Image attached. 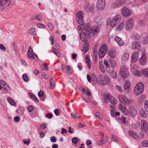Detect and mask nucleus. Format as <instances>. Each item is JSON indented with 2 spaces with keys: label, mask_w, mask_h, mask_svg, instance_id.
<instances>
[{
  "label": "nucleus",
  "mask_w": 148,
  "mask_h": 148,
  "mask_svg": "<svg viewBox=\"0 0 148 148\" xmlns=\"http://www.w3.org/2000/svg\"><path fill=\"white\" fill-rule=\"evenodd\" d=\"M78 26V29L79 30L83 31L80 34V37L81 40L83 42H86L87 40V37L91 38L93 37H95L98 35L99 32V28L98 26H94L91 28L88 27V25H83L82 24Z\"/></svg>",
  "instance_id": "nucleus-1"
},
{
  "label": "nucleus",
  "mask_w": 148,
  "mask_h": 148,
  "mask_svg": "<svg viewBox=\"0 0 148 148\" xmlns=\"http://www.w3.org/2000/svg\"><path fill=\"white\" fill-rule=\"evenodd\" d=\"M144 86L143 84L141 82H139L136 85L134 90V94L138 95L141 94L144 89Z\"/></svg>",
  "instance_id": "nucleus-2"
},
{
  "label": "nucleus",
  "mask_w": 148,
  "mask_h": 148,
  "mask_svg": "<svg viewBox=\"0 0 148 148\" xmlns=\"http://www.w3.org/2000/svg\"><path fill=\"white\" fill-rule=\"evenodd\" d=\"M110 79L106 75H100L99 76L98 82L99 83L103 85L108 84L110 82Z\"/></svg>",
  "instance_id": "nucleus-3"
},
{
  "label": "nucleus",
  "mask_w": 148,
  "mask_h": 148,
  "mask_svg": "<svg viewBox=\"0 0 148 148\" xmlns=\"http://www.w3.org/2000/svg\"><path fill=\"white\" fill-rule=\"evenodd\" d=\"M118 98L120 102L123 105L129 106L131 103V101L125 96L119 95L118 96Z\"/></svg>",
  "instance_id": "nucleus-4"
},
{
  "label": "nucleus",
  "mask_w": 148,
  "mask_h": 148,
  "mask_svg": "<svg viewBox=\"0 0 148 148\" xmlns=\"http://www.w3.org/2000/svg\"><path fill=\"white\" fill-rule=\"evenodd\" d=\"M107 51V45L103 44L100 48L98 56L100 58H103L106 54Z\"/></svg>",
  "instance_id": "nucleus-5"
},
{
  "label": "nucleus",
  "mask_w": 148,
  "mask_h": 148,
  "mask_svg": "<svg viewBox=\"0 0 148 148\" xmlns=\"http://www.w3.org/2000/svg\"><path fill=\"white\" fill-rule=\"evenodd\" d=\"M134 21L133 19L131 18L129 19L125 23V27L127 30L130 31L133 27Z\"/></svg>",
  "instance_id": "nucleus-6"
},
{
  "label": "nucleus",
  "mask_w": 148,
  "mask_h": 148,
  "mask_svg": "<svg viewBox=\"0 0 148 148\" xmlns=\"http://www.w3.org/2000/svg\"><path fill=\"white\" fill-rule=\"evenodd\" d=\"M121 14L125 17H128L132 14L131 11L126 6H123L121 9Z\"/></svg>",
  "instance_id": "nucleus-7"
},
{
  "label": "nucleus",
  "mask_w": 148,
  "mask_h": 148,
  "mask_svg": "<svg viewBox=\"0 0 148 148\" xmlns=\"http://www.w3.org/2000/svg\"><path fill=\"white\" fill-rule=\"evenodd\" d=\"M77 19L78 23L79 24H83L84 21V13L82 11L77 12L76 14Z\"/></svg>",
  "instance_id": "nucleus-8"
},
{
  "label": "nucleus",
  "mask_w": 148,
  "mask_h": 148,
  "mask_svg": "<svg viewBox=\"0 0 148 148\" xmlns=\"http://www.w3.org/2000/svg\"><path fill=\"white\" fill-rule=\"evenodd\" d=\"M106 4L105 0H98L97 3V7L99 10H103Z\"/></svg>",
  "instance_id": "nucleus-9"
},
{
  "label": "nucleus",
  "mask_w": 148,
  "mask_h": 148,
  "mask_svg": "<svg viewBox=\"0 0 148 148\" xmlns=\"http://www.w3.org/2000/svg\"><path fill=\"white\" fill-rule=\"evenodd\" d=\"M125 3V0H116L113 2L112 7L113 8L119 7L124 5Z\"/></svg>",
  "instance_id": "nucleus-10"
},
{
  "label": "nucleus",
  "mask_w": 148,
  "mask_h": 148,
  "mask_svg": "<svg viewBox=\"0 0 148 148\" xmlns=\"http://www.w3.org/2000/svg\"><path fill=\"white\" fill-rule=\"evenodd\" d=\"M141 130L142 132H145L148 129V123L146 121L142 120L141 123Z\"/></svg>",
  "instance_id": "nucleus-11"
},
{
  "label": "nucleus",
  "mask_w": 148,
  "mask_h": 148,
  "mask_svg": "<svg viewBox=\"0 0 148 148\" xmlns=\"http://www.w3.org/2000/svg\"><path fill=\"white\" fill-rule=\"evenodd\" d=\"M119 109L124 115H128L129 114L128 110L125 106L121 104H119Z\"/></svg>",
  "instance_id": "nucleus-12"
},
{
  "label": "nucleus",
  "mask_w": 148,
  "mask_h": 148,
  "mask_svg": "<svg viewBox=\"0 0 148 148\" xmlns=\"http://www.w3.org/2000/svg\"><path fill=\"white\" fill-rule=\"evenodd\" d=\"M132 47L133 49H136L137 51H139L141 49L139 43L136 41H135L132 43Z\"/></svg>",
  "instance_id": "nucleus-13"
},
{
  "label": "nucleus",
  "mask_w": 148,
  "mask_h": 148,
  "mask_svg": "<svg viewBox=\"0 0 148 148\" xmlns=\"http://www.w3.org/2000/svg\"><path fill=\"white\" fill-rule=\"evenodd\" d=\"M129 110L130 115L133 117H134L136 114V111L134 107L133 106H130Z\"/></svg>",
  "instance_id": "nucleus-14"
},
{
  "label": "nucleus",
  "mask_w": 148,
  "mask_h": 148,
  "mask_svg": "<svg viewBox=\"0 0 148 148\" xmlns=\"http://www.w3.org/2000/svg\"><path fill=\"white\" fill-rule=\"evenodd\" d=\"M138 52H135L133 54L132 58V63H135L138 60Z\"/></svg>",
  "instance_id": "nucleus-15"
},
{
  "label": "nucleus",
  "mask_w": 148,
  "mask_h": 148,
  "mask_svg": "<svg viewBox=\"0 0 148 148\" xmlns=\"http://www.w3.org/2000/svg\"><path fill=\"white\" fill-rule=\"evenodd\" d=\"M31 19L32 20H37L39 21H41L43 20V18L40 15H36L32 16Z\"/></svg>",
  "instance_id": "nucleus-16"
},
{
  "label": "nucleus",
  "mask_w": 148,
  "mask_h": 148,
  "mask_svg": "<svg viewBox=\"0 0 148 148\" xmlns=\"http://www.w3.org/2000/svg\"><path fill=\"white\" fill-rule=\"evenodd\" d=\"M146 60V55L145 53H143L139 59L140 64L142 65H144L145 63Z\"/></svg>",
  "instance_id": "nucleus-17"
},
{
  "label": "nucleus",
  "mask_w": 148,
  "mask_h": 148,
  "mask_svg": "<svg viewBox=\"0 0 148 148\" xmlns=\"http://www.w3.org/2000/svg\"><path fill=\"white\" fill-rule=\"evenodd\" d=\"M94 8V5L92 3H89L85 6V8L88 11L93 10Z\"/></svg>",
  "instance_id": "nucleus-18"
},
{
  "label": "nucleus",
  "mask_w": 148,
  "mask_h": 148,
  "mask_svg": "<svg viewBox=\"0 0 148 148\" xmlns=\"http://www.w3.org/2000/svg\"><path fill=\"white\" fill-rule=\"evenodd\" d=\"M104 64L106 67V71L108 73H110L111 71L109 69V68H110L109 64L107 60H104Z\"/></svg>",
  "instance_id": "nucleus-19"
},
{
  "label": "nucleus",
  "mask_w": 148,
  "mask_h": 148,
  "mask_svg": "<svg viewBox=\"0 0 148 148\" xmlns=\"http://www.w3.org/2000/svg\"><path fill=\"white\" fill-rule=\"evenodd\" d=\"M130 82L129 81H126L125 83L124 86V88L127 92H128L129 90L130 89Z\"/></svg>",
  "instance_id": "nucleus-20"
},
{
  "label": "nucleus",
  "mask_w": 148,
  "mask_h": 148,
  "mask_svg": "<svg viewBox=\"0 0 148 148\" xmlns=\"http://www.w3.org/2000/svg\"><path fill=\"white\" fill-rule=\"evenodd\" d=\"M121 76L124 78H127L129 75V73L128 70H125V71H120Z\"/></svg>",
  "instance_id": "nucleus-21"
},
{
  "label": "nucleus",
  "mask_w": 148,
  "mask_h": 148,
  "mask_svg": "<svg viewBox=\"0 0 148 148\" xmlns=\"http://www.w3.org/2000/svg\"><path fill=\"white\" fill-rule=\"evenodd\" d=\"M110 96V94H107L105 97L103 101L105 103H108V101L111 103V99Z\"/></svg>",
  "instance_id": "nucleus-22"
},
{
  "label": "nucleus",
  "mask_w": 148,
  "mask_h": 148,
  "mask_svg": "<svg viewBox=\"0 0 148 148\" xmlns=\"http://www.w3.org/2000/svg\"><path fill=\"white\" fill-rule=\"evenodd\" d=\"M7 100L8 103L11 105L15 106H16V103L15 101L10 97L7 98Z\"/></svg>",
  "instance_id": "nucleus-23"
},
{
  "label": "nucleus",
  "mask_w": 148,
  "mask_h": 148,
  "mask_svg": "<svg viewBox=\"0 0 148 148\" xmlns=\"http://www.w3.org/2000/svg\"><path fill=\"white\" fill-rule=\"evenodd\" d=\"M124 24L123 22L121 23L116 28V30L117 31H121L124 27Z\"/></svg>",
  "instance_id": "nucleus-24"
},
{
  "label": "nucleus",
  "mask_w": 148,
  "mask_h": 148,
  "mask_svg": "<svg viewBox=\"0 0 148 148\" xmlns=\"http://www.w3.org/2000/svg\"><path fill=\"white\" fill-rule=\"evenodd\" d=\"M33 51L32 49L30 46L28 49V51L27 53V56L28 58H32V55L33 54Z\"/></svg>",
  "instance_id": "nucleus-25"
},
{
  "label": "nucleus",
  "mask_w": 148,
  "mask_h": 148,
  "mask_svg": "<svg viewBox=\"0 0 148 148\" xmlns=\"http://www.w3.org/2000/svg\"><path fill=\"white\" fill-rule=\"evenodd\" d=\"M121 16L119 15H117L114 16L112 20L115 22H119L121 21Z\"/></svg>",
  "instance_id": "nucleus-26"
},
{
  "label": "nucleus",
  "mask_w": 148,
  "mask_h": 148,
  "mask_svg": "<svg viewBox=\"0 0 148 148\" xmlns=\"http://www.w3.org/2000/svg\"><path fill=\"white\" fill-rule=\"evenodd\" d=\"M85 58L86 60V63L88 65V68L90 69L91 68L90 65V60L89 59L88 56V55H87L85 56Z\"/></svg>",
  "instance_id": "nucleus-27"
},
{
  "label": "nucleus",
  "mask_w": 148,
  "mask_h": 148,
  "mask_svg": "<svg viewBox=\"0 0 148 148\" xmlns=\"http://www.w3.org/2000/svg\"><path fill=\"white\" fill-rule=\"evenodd\" d=\"M129 135L132 136L133 138L135 139L136 138L137 134L136 133L132 130L129 131L128 132Z\"/></svg>",
  "instance_id": "nucleus-28"
},
{
  "label": "nucleus",
  "mask_w": 148,
  "mask_h": 148,
  "mask_svg": "<svg viewBox=\"0 0 148 148\" xmlns=\"http://www.w3.org/2000/svg\"><path fill=\"white\" fill-rule=\"evenodd\" d=\"M129 58V55L127 53H124L122 56V59L124 61H127Z\"/></svg>",
  "instance_id": "nucleus-29"
},
{
  "label": "nucleus",
  "mask_w": 148,
  "mask_h": 148,
  "mask_svg": "<svg viewBox=\"0 0 148 148\" xmlns=\"http://www.w3.org/2000/svg\"><path fill=\"white\" fill-rule=\"evenodd\" d=\"M112 116L113 117L116 116H119L120 115V112H115L112 111Z\"/></svg>",
  "instance_id": "nucleus-30"
},
{
  "label": "nucleus",
  "mask_w": 148,
  "mask_h": 148,
  "mask_svg": "<svg viewBox=\"0 0 148 148\" xmlns=\"http://www.w3.org/2000/svg\"><path fill=\"white\" fill-rule=\"evenodd\" d=\"M87 40L85 43V45L83 48V51L84 53H86L88 50V44L86 42Z\"/></svg>",
  "instance_id": "nucleus-31"
},
{
  "label": "nucleus",
  "mask_w": 148,
  "mask_h": 148,
  "mask_svg": "<svg viewBox=\"0 0 148 148\" xmlns=\"http://www.w3.org/2000/svg\"><path fill=\"white\" fill-rule=\"evenodd\" d=\"M50 86L49 87L50 88L52 89L55 87V82L54 80L52 79H51L50 80Z\"/></svg>",
  "instance_id": "nucleus-32"
},
{
  "label": "nucleus",
  "mask_w": 148,
  "mask_h": 148,
  "mask_svg": "<svg viewBox=\"0 0 148 148\" xmlns=\"http://www.w3.org/2000/svg\"><path fill=\"white\" fill-rule=\"evenodd\" d=\"M99 65L100 69L101 71L104 73L105 72V70L104 69V67L103 65V63L102 62H99Z\"/></svg>",
  "instance_id": "nucleus-33"
},
{
  "label": "nucleus",
  "mask_w": 148,
  "mask_h": 148,
  "mask_svg": "<svg viewBox=\"0 0 148 148\" xmlns=\"http://www.w3.org/2000/svg\"><path fill=\"white\" fill-rule=\"evenodd\" d=\"M134 75L136 76H140L142 75V71L138 70L136 71L134 73Z\"/></svg>",
  "instance_id": "nucleus-34"
},
{
  "label": "nucleus",
  "mask_w": 148,
  "mask_h": 148,
  "mask_svg": "<svg viewBox=\"0 0 148 148\" xmlns=\"http://www.w3.org/2000/svg\"><path fill=\"white\" fill-rule=\"evenodd\" d=\"M71 114L72 118L73 119H77L80 117L79 114L77 113L72 112Z\"/></svg>",
  "instance_id": "nucleus-35"
},
{
  "label": "nucleus",
  "mask_w": 148,
  "mask_h": 148,
  "mask_svg": "<svg viewBox=\"0 0 148 148\" xmlns=\"http://www.w3.org/2000/svg\"><path fill=\"white\" fill-rule=\"evenodd\" d=\"M142 74L146 77H148V69H144L142 70Z\"/></svg>",
  "instance_id": "nucleus-36"
},
{
  "label": "nucleus",
  "mask_w": 148,
  "mask_h": 148,
  "mask_svg": "<svg viewBox=\"0 0 148 148\" xmlns=\"http://www.w3.org/2000/svg\"><path fill=\"white\" fill-rule=\"evenodd\" d=\"M139 112L141 116L142 117L145 118L146 117L147 114L143 110H140Z\"/></svg>",
  "instance_id": "nucleus-37"
},
{
  "label": "nucleus",
  "mask_w": 148,
  "mask_h": 148,
  "mask_svg": "<svg viewBox=\"0 0 148 148\" xmlns=\"http://www.w3.org/2000/svg\"><path fill=\"white\" fill-rule=\"evenodd\" d=\"M10 0H3L2 1L0 0V6H3L4 5L7 3Z\"/></svg>",
  "instance_id": "nucleus-38"
},
{
  "label": "nucleus",
  "mask_w": 148,
  "mask_h": 148,
  "mask_svg": "<svg viewBox=\"0 0 148 148\" xmlns=\"http://www.w3.org/2000/svg\"><path fill=\"white\" fill-rule=\"evenodd\" d=\"M23 78L25 82H27L28 81V77L27 75L26 74H24L23 75Z\"/></svg>",
  "instance_id": "nucleus-39"
},
{
  "label": "nucleus",
  "mask_w": 148,
  "mask_h": 148,
  "mask_svg": "<svg viewBox=\"0 0 148 148\" xmlns=\"http://www.w3.org/2000/svg\"><path fill=\"white\" fill-rule=\"evenodd\" d=\"M29 33L33 35L36 34L35 32V29L34 28H32L29 30Z\"/></svg>",
  "instance_id": "nucleus-40"
},
{
  "label": "nucleus",
  "mask_w": 148,
  "mask_h": 148,
  "mask_svg": "<svg viewBox=\"0 0 148 148\" xmlns=\"http://www.w3.org/2000/svg\"><path fill=\"white\" fill-rule=\"evenodd\" d=\"M142 145L144 147H148V140L143 141L142 143Z\"/></svg>",
  "instance_id": "nucleus-41"
},
{
  "label": "nucleus",
  "mask_w": 148,
  "mask_h": 148,
  "mask_svg": "<svg viewBox=\"0 0 148 148\" xmlns=\"http://www.w3.org/2000/svg\"><path fill=\"white\" fill-rule=\"evenodd\" d=\"M66 70L67 72L70 75L72 73L71 71V69H70V67L68 65L66 66Z\"/></svg>",
  "instance_id": "nucleus-42"
},
{
  "label": "nucleus",
  "mask_w": 148,
  "mask_h": 148,
  "mask_svg": "<svg viewBox=\"0 0 148 148\" xmlns=\"http://www.w3.org/2000/svg\"><path fill=\"white\" fill-rule=\"evenodd\" d=\"M144 106L145 110L146 111L148 112V101H146L144 102Z\"/></svg>",
  "instance_id": "nucleus-43"
},
{
  "label": "nucleus",
  "mask_w": 148,
  "mask_h": 148,
  "mask_svg": "<svg viewBox=\"0 0 148 148\" xmlns=\"http://www.w3.org/2000/svg\"><path fill=\"white\" fill-rule=\"evenodd\" d=\"M3 89L5 91L7 92L10 90V87L7 84L3 86Z\"/></svg>",
  "instance_id": "nucleus-44"
},
{
  "label": "nucleus",
  "mask_w": 148,
  "mask_h": 148,
  "mask_svg": "<svg viewBox=\"0 0 148 148\" xmlns=\"http://www.w3.org/2000/svg\"><path fill=\"white\" fill-rule=\"evenodd\" d=\"M112 104L115 105L117 103V100L114 97H112Z\"/></svg>",
  "instance_id": "nucleus-45"
},
{
  "label": "nucleus",
  "mask_w": 148,
  "mask_h": 148,
  "mask_svg": "<svg viewBox=\"0 0 148 148\" xmlns=\"http://www.w3.org/2000/svg\"><path fill=\"white\" fill-rule=\"evenodd\" d=\"M91 78L92 80L94 82H97V78L96 77V76L94 74H92L91 75Z\"/></svg>",
  "instance_id": "nucleus-46"
},
{
  "label": "nucleus",
  "mask_w": 148,
  "mask_h": 148,
  "mask_svg": "<svg viewBox=\"0 0 148 148\" xmlns=\"http://www.w3.org/2000/svg\"><path fill=\"white\" fill-rule=\"evenodd\" d=\"M119 23V22H115L112 20V27L116 26Z\"/></svg>",
  "instance_id": "nucleus-47"
},
{
  "label": "nucleus",
  "mask_w": 148,
  "mask_h": 148,
  "mask_svg": "<svg viewBox=\"0 0 148 148\" xmlns=\"http://www.w3.org/2000/svg\"><path fill=\"white\" fill-rule=\"evenodd\" d=\"M140 25L141 26H143L145 25V22L144 20H140L138 21Z\"/></svg>",
  "instance_id": "nucleus-48"
},
{
  "label": "nucleus",
  "mask_w": 148,
  "mask_h": 148,
  "mask_svg": "<svg viewBox=\"0 0 148 148\" xmlns=\"http://www.w3.org/2000/svg\"><path fill=\"white\" fill-rule=\"evenodd\" d=\"M31 59H33L35 60H37L38 59V57L36 53L33 54L32 55Z\"/></svg>",
  "instance_id": "nucleus-49"
},
{
  "label": "nucleus",
  "mask_w": 148,
  "mask_h": 148,
  "mask_svg": "<svg viewBox=\"0 0 148 148\" xmlns=\"http://www.w3.org/2000/svg\"><path fill=\"white\" fill-rule=\"evenodd\" d=\"M106 24L107 26H109L110 25H111V19L110 17L109 18L107 19Z\"/></svg>",
  "instance_id": "nucleus-50"
},
{
  "label": "nucleus",
  "mask_w": 148,
  "mask_h": 148,
  "mask_svg": "<svg viewBox=\"0 0 148 148\" xmlns=\"http://www.w3.org/2000/svg\"><path fill=\"white\" fill-rule=\"evenodd\" d=\"M23 141L24 143L27 145H28L30 143V139H23Z\"/></svg>",
  "instance_id": "nucleus-51"
},
{
  "label": "nucleus",
  "mask_w": 148,
  "mask_h": 148,
  "mask_svg": "<svg viewBox=\"0 0 148 148\" xmlns=\"http://www.w3.org/2000/svg\"><path fill=\"white\" fill-rule=\"evenodd\" d=\"M117 76V74L116 72H112V77L113 78H116Z\"/></svg>",
  "instance_id": "nucleus-52"
},
{
  "label": "nucleus",
  "mask_w": 148,
  "mask_h": 148,
  "mask_svg": "<svg viewBox=\"0 0 148 148\" xmlns=\"http://www.w3.org/2000/svg\"><path fill=\"white\" fill-rule=\"evenodd\" d=\"M125 70H127V67L124 66H122L121 68L120 71H125Z\"/></svg>",
  "instance_id": "nucleus-53"
},
{
  "label": "nucleus",
  "mask_w": 148,
  "mask_h": 148,
  "mask_svg": "<svg viewBox=\"0 0 148 148\" xmlns=\"http://www.w3.org/2000/svg\"><path fill=\"white\" fill-rule=\"evenodd\" d=\"M20 117L18 116H16L14 118V120L15 122H17L20 121Z\"/></svg>",
  "instance_id": "nucleus-54"
},
{
  "label": "nucleus",
  "mask_w": 148,
  "mask_h": 148,
  "mask_svg": "<svg viewBox=\"0 0 148 148\" xmlns=\"http://www.w3.org/2000/svg\"><path fill=\"white\" fill-rule=\"evenodd\" d=\"M116 55V52L114 50H112V58H114Z\"/></svg>",
  "instance_id": "nucleus-55"
},
{
  "label": "nucleus",
  "mask_w": 148,
  "mask_h": 148,
  "mask_svg": "<svg viewBox=\"0 0 148 148\" xmlns=\"http://www.w3.org/2000/svg\"><path fill=\"white\" fill-rule=\"evenodd\" d=\"M38 95L40 97H42L44 95V92L40 90L39 92Z\"/></svg>",
  "instance_id": "nucleus-56"
},
{
  "label": "nucleus",
  "mask_w": 148,
  "mask_h": 148,
  "mask_svg": "<svg viewBox=\"0 0 148 148\" xmlns=\"http://www.w3.org/2000/svg\"><path fill=\"white\" fill-rule=\"evenodd\" d=\"M133 38H134L135 39L138 40L140 39V36L138 34H136L134 35Z\"/></svg>",
  "instance_id": "nucleus-57"
},
{
  "label": "nucleus",
  "mask_w": 148,
  "mask_h": 148,
  "mask_svg": "<svg viewBox=\"0 0 148 148\" xmlns=\"http://www.w3.org/2000/svg\"><path fill=\"white\" fill-rule=\"evenodd\" d=\"M118 43L119 45L120 46H123L124 44V42L121 38L120 41H119V42Z\"/></svg>",
  "instance_id": "nucleus-58"
},
{
  "label": "nucleus",
  "mask_w": 148,
  "mask_h": 148,
  "mask_svg": "<svg viewBox=\"0 0 148 148\" xmlns=\"http://www.w3.org/2000/svg\"><path fill=\"white\" fill-rule=\"evenodd\" d=\"M0 49L2 51H5L6 50L5 47L2 44H0Z\"/></svg>",
  "instance_id": "nucleus-59"
},
{
  "label": "nucleus",
  "mask_w": 148,
  "mask_h": 148,
  "mask_svg": "<svg viewBox=\"0 0 148 148\" xmlns=\"http://www.w3.org/2000/svg\"><path fill=\"white\" fill-rule=\"evenodd\" d=\"M143 136H144V135H143V134H142L141 133H140L138 134H137L136 138H143Z\"/></svg>",
  "instance_id": "nucleus-60"
},
{
  "label": "nucleus",
  "mask_w": 148,
  "mask_h": 148,
  "mask_svg": "<svg viewBox=\"0 0 148 148\" xmlns=\"http://www.w3.org/2000/svg\"><path fill=\"white\" fill-rule=\"evenodd\" d=\"M116 65V62L114 60H112V68L115 67Z\"/></svg>",
  "instance_id": "nucleus-61"
},
{
  "label": "nucleus",
  "mask_w": 148,
  "mask_h": 148,
  "mask_svg": "<svg viewBox=\"0 0 148 148\" xmlns=\"http://www.w3.org/2000/svg\"><path fill=\"white\" fill-rule=\"evenodd\" d=\"M37 26L39 28H45V25L41 23H38L37 24Z\"/></svg>",
  "instance_id": "nucleus-62"
},
{
  "label": "nucleus",
  "mask_w": 148,
  "mask_h": 148,
  "mask_svg": "<svg viewBox=\"0 0 148 148\" xmlns=\"http://www.w3.org/2000/svg\"><path fill=\"white\" fill-rule=\"evenodd\" d=\"M42 66L44 70L47 71L48 70V67L45 64H43Z\"/></svg>",
  "instance_id": "nucleus-63"
},
{
  "label": "nucleus",
  "mask_w": 148,
  "mask_h": 148,
  "mask_svg": "<svg viewBox=\"0 0 148 148\" xmlns=\"http://www.w3.org/2000/svg\"><path fill=\"white\" fill-rule=\"evenodd\" d=\"M143 42L145 44L148 42V37L147 36H146L144 38L143 40Z\"/></svg>",
  "instance_id": "nucleus-64"
}]
</instances>
